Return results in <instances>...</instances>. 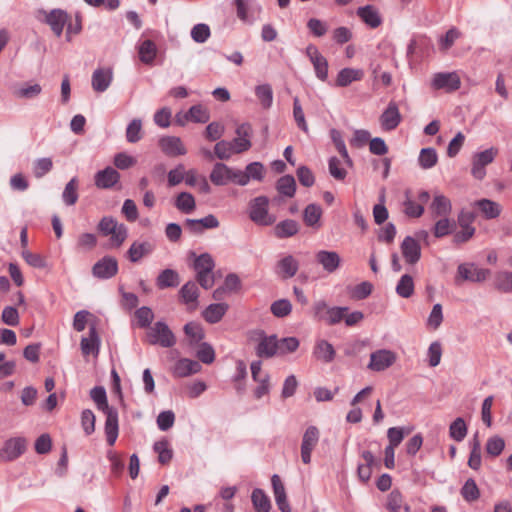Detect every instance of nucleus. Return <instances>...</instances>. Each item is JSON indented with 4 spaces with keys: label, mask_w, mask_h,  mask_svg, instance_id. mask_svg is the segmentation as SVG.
Listing matches in <instances>:
<instances>
[{
    "label": "nucleus",
    "mask_w": 512,
    "mask_h": 512,
    "mask_svg": "<svg viewBox=\"0 0 512 512\" xmlns=\"http://www.w3.org/2000/svg\"><path fill=\"white\" fill-rule=\"evenodd\" d=\"M363 76L364 72L361 69L343 68L339 71L335 84L338 87H347L352 82L360 81Z\"/></svg>",
    "instance_id": "30"
},
{
    "label": "nucleus",
    "mask_w": 512,
    "mask_h": 512,
    "mask_svg": "<svg viewBox=\"0 0 512 512\" xmlns=\"http://www.w3.org/2000/svg\"><path fill=\"white\" fill-rule=\"evenodd\" d=\"M90 397L95 402L97 408L103 413L108 412L109 410H113V407H110L107 402V395L104 387L96 386L90 391Z\"/></svg>",
    "instance_id": "44"
},
{
    "label": "nucleus",
    "mask_w": 512,
    "mask_h": 512,
    "mask_svg": "<svg viewBox=\"0 0 512 512\" xmlns=\"http://www.w3.org/2000/svg\"><path fill=\"white\" fill-rule=\"evenodd\" d=\"M53 168L52 159L49 157L36 159L33 163V174L40 179L49 173Z\"/></svg>",
    "instance_id": "56"
},
{
    "label": "nucleus",
    "mask_w": 512,
    "mask_h": 512,
    "mask_svg": "<svg viewBox=\"0 0 512 512\" xmlns=\"http://www.w3.org/2000/svg\"><path fill=\"white\" fill-rule=\"evenodd\" d=\"M95 415L90 409H85L81 413V426L86 435H90L95 431Z\"/></svg>",
    "instance_id": "64"
},
{
    "label": "nucleus",
    "mask_w": 512,
    "mask_h": 512,
    "mask_svg": "<svg viewBox=\"0 0 512 512\" xmlns=\"http://www.w3.org/2000/svg\"><path fill=\"white\" fill-rule=\"evenodd\" d=\"M356 14L367 26L371 28H377L382 23V18L378 9L372 5L359 7Z\"/></svg>",
    "instance_id": "26"
},
{
    "label": "nucleus",
    "mask_w": 512,
    "mask_h": 512,
    "mask_svg": "<svg viewBox=\"0 0 512 512\" xmlns=\"http://www.w3.org/2000/svg\"><path fill=\"white\" fill-rule=\"evenodd\" d=\"M159 146L163 153L171 157L185 155L187 153L183 142L176 136L162 137L159 140Z\"/></svg>",
    "instance_id": "18"
},
{
    "label": "nucleus",
    "mask_w": 512,
    "mask_h": 512,
    "mask_svg": "<svg viewBox=\"0 0 512 512\" xmlns=\"http://www.w3.org/2000/svg\"><path fill=\"white\" fill-rule=\"evenodd\" d=\"M276 187L280 194L293 197L296 190V182L293 176L285 175L277 181Z\"/></svg>",
    "instance_id": "51"
},
{
    "label": "nucleus",
    "mask_w": 512,
    "mask_h": 512,
    "mask_svg": "<svg viewBox=\"0 0 512 512\" xmlns=\"http://www.w3.org/2000/svg\"><path fill=\"white\" fill-rule=\"evenodd\" d=\"M442 357V345L439 341L432 342L427 350V358L430 367H436L440 364Z\"/></svg>",
    "instance_id": "60"
},
{
    "label": "nucleus",
    "mask_w": 512,
    "mask_h": 512,
    "mask_svg": "<svg viewBox=\"0 0 512 512\" xmlns=\"http://www.w3.org/2000/svg\"><path fill=\"white\" fill-rule=\"evenodd\" d=\"M179 283V274L173 269H164L156 279V285L159 289L176 287Z\"/></svg>",
    "instance_id": "36"
},
{
    "label": "nucleus",
    "mask_w": 512,
    "mask_h": 512,
    "mask_svg": "<svg viewBox=\"0 0 512 512\" xmlns=\"http://www.w3.org/2000/svg\"><path fill=\"white\" fill-rule=\"evenodd\" d=\"M438 155L434 148H423L420 151L418 162L423 169H430L436 165Z\"/></svg>",
    "instance_id": "49"
},
{
    "label": "nucleus",
    "mask_w": 512,
    "mask_h": 512,
    "mask_svg": "<svg viewBox=\"0 0 512 512\" xmlns=\"http://www.w3.org/2000/svg\"><path fill=\"white\" fill-rule=\"evenodd\" d=\"M174 205L180 212L184 214H190L196 208L195 198L189 192L179 193L175 199Z\"/></svg>",
    "instance_id": "37"
},
{
    "label": "nucleus",
    "mask_w": 512,
    "mask_h": 512,
    "mask_svg": "<svg viewBox=\"0 0 512 512\" xmlns=\"http://www.w3.org/2000/svg\"><path fill=\"white\" fill-rule=\"evenodd\" d=\"M313 355L316 359L324 363H330L334 360L336 351L331 343L324 339H320L316 341L313 349Z\"/></svg>",
    "instance_id": "28"
},
{
    "label": "nucleus",
    "mask_w": 512,
    "mask_h": 512,
    "mask_svg": "<svg viewBox=\"0 0 512 512\" xmlns=\"http://www.w3.org/2000/svg\"><path fill=\"white\" fill-rule=\"evenodd\" d=\"M118 272V262L112 256H105L97 261L93 268L92 274L99 279H110Z\"/></svg>",
    "instance_id": "12"
},
{
    "label": "nucleus",
    "mask_w": 512,
    "mask_h": 512,
    "mask_svg": "<svg viewBox=\"0 0 512 512\" xmlns=\"http://www.w3.org/2000/svg\"><path fill=\"white\" fill-rule=\"evenodd\" d=\"M154 451L158 454V460L161 464H167L171 461L173 451L169 447V442L166 439H162L154 443Z\"/></svg>",
    "instance_id": "47"
},
{
    "label": "nucleus",
    "mask_w": 512,
    "mask_h": 512,
    "mask_svg": "<svg viewBox=\"0 0 512 512\" xmlns=\"http://www.w3.org/2000/svg\"><path fill=\"white\" fill-rule=\"evenodd\" d=\"M474 206L477 207L485 219H495L502 211V207L499 203L489 199H481L474 202Z\"/></svg>",
    "instance_id": "32"
},
{
    "label": "nucleus",
    "mask_w": 512,
    "mask_h": 512,
    "mask_svg": "<svg viewBox=\"0 0 512 512\" xmlns=\"http://www.w3.org/2000/svg\"><path fill=\"white\" fill-rule=\"evenodd\" d=\"M271 484L273 488V493L275 497V502L281 512H291L290 505L287 500L286 491L284 484L282 483L280 477L277 474H274L271 477Z\"/></svg>",
    "instance_id": "21"
},
{
    "label": "nucleus",
    "mask_w": 512,
    "mask_h": 512,
    "mask_svg": "<svg viewBox=\"0 0 512 512\" xmlns=\"http://www.w3.org/2000/svg\"><path fill=\"white\" fill-rule=\"evenodd\" d=\"M299 269V261L292 255H286L277 262L276 273L283 279H289L296 275Z\"/></svg>",
    "instance_id": "23"
},
{
    "label": "nucleus",
    "mask_w": 512,
    "mask_h": 512,
    "mask_svg": "<svg viewBox=\"0 0 512 512\" xmlns=\"http://www.w3.org/2000/svg\"><path fill=\"white\" fill-rule=\"evenodd\" d=\"M462 497L467 502L475 501L479 498L480 492L476 482L473 479H468L461 488L460 491Z\"/></svg>",
    "instance_id": "59"
},
{
    "label": "nucleus",
    "mask_w": 512,
    "mask_h": 512,
    "mask_svg": "<svg viewBox=\"0 0 512 512\" xmlns=\"http://www.w3.org/2000/svg\"><path fill=\"white\" fill-rule=\"evenodd\" d=\"M42 92V87L38 83H23L14 87L13 95L18 99H34Z\"/></svg>",
    "instance_id": "31"
},
{
    "label": "nucleus",
    "mask_w": 512,
    "mask_h": 512,
    "mask_svg": "<svg viewBox=\"0 0 512 512\" xmlns=\"http://www.w3.org/2000/svg\"><path fill=\"white\" fill-rule=\"evenodd\" d=\"M193 267L196 273L212 272L215 267V263L210 254L203 253L195 258Z\"/></svg>",
    "instance_id": "57"
},
{
    "label": "nucleus",
    "mask_w": 512,
    "mask_h": 512,
    "mask_svg": "<svg viewBox=\"0 0 512 512\" xmlns=\"http://www.w3.org/2000/svg\"><path fill=\"white\" fill-rule=\"evenodd\" d=\"M496 288L502 292H512V271H502L496 275Z\"/></svg>",
    "instance_id": "62"
},
{
    "label": "nucleus",
    "mask_w": 512,
    "mask_h": 512,
    "mask_svg": "<svg viewBox=\"0 0 512 512\" xmlns=\"http://www.w3.org/2000/svg\"><path fill=\"white\" fill-rule=\"evenodd\" d=\"M106 416L105 421V435L107 443L113 446L117 440L119 426H118V412L116 409L109 410L104 413Z\"/></svg>",
    "instance_id": "25"
},
{
    "label": "nucleus",
    "mask_w": 512,
    "mask_h": 512,
    "mask_svg": "<svg viewBox=\"0 0 512 512\" xmlns=\"http://www.w3.org/2000/svg\"><path fill=\"white\" fill-rule=\"evenodd\" d=\"M201 370V365L195 360L182 358L178 360L173 368V374L176 377L183 378L196 374Z\"/></svg>",
    "instance_id": "27"
},
{
    "label": "nucleus",
    "mask_w": 512,
    "mask_h": 512,
    "mask_svg": "<svg viewBox=\"0 0 512 512\" xmlns=\"http://www.w3.org/2000/svg\"><path fill=\"white\" fill-rule=\"evenodd\" d=\"M397 361V354L390 349H378L370 354L367 368L373 372H382L392 367Z\"/></svg>",
    "instance_id": "5"
},
{
    "label": "nucleus",
    "mask_w": 512,
    "mask_h": 512,
    "mask_svg": "<svg viewBox=\"0 0 512 512\" xmlns=\"http://www.w3.org/2000/svg\"><path fill=\"white\" fill-rule=\"evenodd\" d=\"M69 15L62 9H53L46 13L45 21L50 26L51 30L57 37H60L63 32V28L67 25Z\"/></svg>",
    "instance_id": "16"
},
{
    "label": "nucleus",
    "mask_w": 512,
    "mask_h": 512,
    "mask_svg": "<svg viewBox=\"0 0 512 512\" xmlns=\"http://www.w3.org/2000/svg\"><path fill=\"white\" fill-rule=\"evenodd\" d=\"M255 95L264 109H269L273 103V90L270 84L255 87Z\"/></svg>",
    "instance_id": "42"
},
{
    "label": "nucleus",
    "mask_w": 512,
    "mask_h": 512,
    "mask_svg": "<svg viewBox=\"0 0 512 512\" xmlns=\"http://www.w3.org/2000/svg\"><path fill=\"white\" fill-rule=\"evenodd\" d=\"M139 58L145 64H152L156 55L157 48L152 40H144L138 47Z\"/></svg>",
    "instance_id": "38"
},
{
    "label": "nucleus",
    "mask_w": 512,
    "mask_h": 512,
    "mask_svg": "<svg viewBox=\"0 0 512 512\" xmlns=\"http://www.w3.org/2000/svg\"><path fill=\"white\" fill-rule=\"evenodd\" d=\"M331 138H332V141L336 147V149L338 150V152L340 153V155L342 156V158L344 159L345 163L348 165V166H351L352 165V160L348 154V151L346 149V145H345V142L342 138V135L341 133L336 130V129H333L331 130Z\"/></svg>",
    "instance_id": "55"
},
{
    "label": "nucleus",
    "mask_w": 512,
    "mask_h": 512,
    "mask_svg": "<svg viewBox=\"0 0 512 512\" xmlns=\"http://www.w3.org/2000/svg\"><path fill=\"white\" fill-rule=\"evenodd\" d=\"M181 301L188 306V309L194 310L198 306L199 290L195 282L188 281L179 291Z\"/></svg>",
    "instance_id": "24"
},
{
    "label": "nucleus",
    "mask_w": 512,
    "mask_h": 512,
    "mask_svg": "<svg viewBox=\"0 0 512 512\" xmlns=\"http://www.w3.org/2000/svg\"><path fill=\"white\" fill-rule=\"evenodd\" d=\"M142 121L133 119L126 128V140L129 143H137L142 139Z\"/></svg>",
    "instance_id": "54"
},
{
    "label": "nucleus",
    "mask_w": 512,
    "mask_h": 512,
    "mask_svg": "<svg viewBox=\"0 0 512 512\" xmlns=\"http://www.w3.org/2000/svg\"><path fill=\"white\" fill-rule=\"evenodd\" d=\"M78 180L76 177H73L65 186L62 199L64 203L68 206L74 205L78 200Z\"/></svg>",
    "instance_id": "46"
},
{
    "label": "nucleus",
    "mask_w": 512,
    "mask_h": 512,
    "mask_svg": "<svg viewBox=\"0 0 512 512\" xmlns=\"http://www.w3.org/2000/svg\"><path fill=\"white\" fill-rule=\"evenodd\" d=\"M228 308L229 306L226 303L210 304L202 312V316L208 323L215 324L223 318Z\"/></svg>",
    "instance_id": "33"
},
{
    "label": "nucleus",
    "mask_w": 512,
    "mask_h": 512,
    "mask_svg": "<svg viewBox=\"0 0 512 512\" xmlns=\"http://www.w3.org/2000/svg\"><path fill=\"white\" fill-rule=\"evenodd\" d=\"M253 339L257 341L256 354L260 358H272L277 356V336L266 335L263 331L257 330L253 333Z\"/></svg>",
    "instance_id": "6"
},
{
    "label": "nucleus",
    "mask_w": 512,
    "mask_h": 512,
    "mask_svg": "<svg viewBox=\"0 0 512 512\" xmlns=\"http://www.w3.org/2000/svg\"><path fill=\"white\" fill-rule=\"evenodd\" d=\"M25 450V441L21 438H13L6 441L0 451V458L11 461L19 457Z\"/></svg>",
    "instance_id": "20"
},
{
    "label": "nucleus",
    "mask_w": 512,
    "mask_h": 512,
    "mask_svg": "<svg viewBox=\"0 0 512 512\" xmlns=\"http://www.w3.org/2000/svg\"><path fill=\"white\" fill-rule=\"evenodd\" d=\"M299 231V224L297 221L292 219H286L274 227V235L279 238H289L296 235Z\"/></svg>",
    "instance_id": "34"
},
{
    "label": "nucleus",
    "mask_w": 512,
    "mask_h": 512,
    "mask_svg": "<svg viewBox=\"0 0 512 512\" xmlns=\"http://www.w3.org/2000/svg\"><path fill=\"white\" fill-rule=\"evenodd\" d=\"M455 227V222L448 217L439 218L434 227L433 234L436 238H442L449 235Z\"/></svg>",
    "instance_id": "45"
},
{
    "label": "nucleus",
    "mask_w": 512,
    "mask_h": 512,
    "mask_svg": "<svg viewBox=\"0 0 512 512\" xmlns=\"http://www.w3.org/2000/svg\"><path fill=\"white\" fill-rule=\"evenodd\" d=\"M396 292L400 297L409 298L414 293V281L413 278L405 274L397 283Z\"/></svg>",
    "instance_id": "52"
},
{
    "label": "nucleus",
    "mask_w": 512,
    "mask_h": 512,
    "mask_svg": "<svg viewBox=\"0 0 512 512\" xmlns=\"http://www.w3.org/2000/svg\"><path fill=\"white\" fill-rule=\"evenodd\" d=\"M505 448V441L502 437L494 435L488 438L486 442V453L491 457L499 456Z\"/></svg>",
    "instance_id": "53"
},
{
    "label": "nucleus",
    "mask_w": 512,
    "mask_h": 512,
    "mask_svg": "<svg viewBox=\"0 0 512 512\" xmlns=\"http://www.w3.org/2000/svg\"><path fill=\"white\" fill-rule=\"evenodd\" d=\"M148 342L152 345H160L169 348L176 343V339L167 324L162 321L156 322L147 332Z\"/></svg>",
    "instance_id": "3"
},
{
    "label": "nucleus",
    "mask_w": 512,
    "mask_h": 512,
    "mask_svg": "<svg viewBox=\"0 0 512 512\" xmlns=\"http://www.w3.org/2000/svg\"><path fill=\"white\" fill-rule=\"evenodd\" d=\"M188 116L190 117L191 122L195 123H206L210 119L208 109L201 104L192 106L188 110Z\"/></svg>",
    "instance_id": "58"
},
{
    "label": "nucleus",
    "mask_w": 512,
    "mask_h": 512,
    "mask_svg": "<svg viewBox=\"0 0 512 512\" xmlns=\"http://www.w3.org/2000/svg\"><path fill=\"white\" fill-rule=\"evenodd\" d=\"M154 249L155 245L150 241H134L127 251V257L132 263H137L149 256Z\"/></svg>",
    "instance_id": "19"
},
{
    "label": "nucleus",
    "mask_w": 512,
    "mask_h": 512,
    "mask_svg": "<svg viewBox=\"0 0 512 512\" xmlns=\"http://www.w3.org/2000/svg\"><path fill=\"white\" fill-rule=\"evenodd\" d=\"M316 262L329 274L336 272L342 263L338 252L331 250H319L315 254Z\"/></svg>",
    "instance_id": "11"
},
{
    "label": "nucleus",
    "mask_w": 512,
    "mask_h": 512,
    "mask_svg": "<svg viewBox=\"0 0 512 512\" xmlns=\"http://www.w3.org/2000/svg\"><path fill=\"white\" fill-rule=\"evenodd\" d=\"M233 154L229 141L220 140L214 146V155L220 160H228Z\"/></svg>",
    "instance_id": "63"
},
{
    "label": "nucleus",
    "mask_w": 512,
    "mask_h": 512,
    "mask_svg": "<svg viewBox=\"0 0 512 512\" xmlns=\"http://www.w3.org/2000/svg\"><path fill=\"white\" fill-rule=\"evenodd\" d=\"M385 506L389 512H402V506H404V496L399 490H392L387 495Z\"/></svg>",
    "instance_id": "50"
},
{
    "label": "nucleus",
    "mask_w": 512,
    "mask_h": 512,
    "mask_svg": "<svg viewBox=\"0 0 512 512\" xmlns=\"http://www.w3.org/2000/svg\"><path fill=\"white\" fill-rule=\"evenodd\" d=\"M401 119L402 117L397 104L391 101L381 114L379 121L384 131H392L398 127Z\"/></svg>",
    "instance_id": "13"
},
{
    "label": "nucleus",
    "mask_w": 512,
    "mask_h": 512,
    "mask_svg": "<svg viewBox=\"0 0 512 512\" xmlns=\"http://www.w3.org/2000/svg\"><path fill=\"white\" fill-rule=\"evenodd\" d=\"M306 56L309 58L310 62L313 65L316 77L321 81H326L328 78V61L327 59L319 52L318 48L309 44L306 47Z\"/></svg>",
    "instance_id": "9"
},
{
    "label": "nucleus",
    "mask_w": 512,
    "mask_h": 512,
    "mask_svg": "<svg viewBox=\"0 0 512 512\" xmlns=\"http://www.w3.org/2000/svg\"><path fill=\"white\" fill-rule=\"evenodd\" d=\"M400 248L406 263L413 265L419 261L421 257V247L415 238L406 236Z\"/></svg>",
    "instance_id": "15"
},
{
    "label": "nucleus",
    "mask_w": 512,
    "mask_h": 512,
    "mask_svg": "<svg viewBox=\"0 0 512 512\" xmlns=\"http://www.w3.org/2000/svg\"><path fill=\"white\" fill-rule=\"evenodd\" d=\"M112 80L113 72L111 68H98L92 74L91 85L94 91L102 93L110 87Z\"/></svg>",
    "instance_id": "17"
},
{
    "label": "nucleus",
    "mask_w": 512,
    "mask_h": 512,
    "mask_svg": "<svg viewBox=\"0 0 512 512\" xmlns=\"http://www.w3.org/2000/svg\"><path fill=\"white\" fill-rule=\"evenodd\" d=\"M251 501L256 512H269L271 509L269 497L260 488H256L252 491Z\"/></svg>",
    "instance_id": "39"
},
{
    "label": "nucleus",
    "mask_w": 512,
    "mask_h": 512,
    "mask_svg": "<svg viewBox=\"0 0 512 512\" xmlns=\"http://www.w3.org/2000/svg\"><path fill=\"white\" fill-rule=\"evenodd\" d=\"M120 180L119 172L108 166L103 170L98 171L94 175V183L95 186L99 189H110L115 186Z\"/></svg>",
    "instance_id": "14"
},
{
    "label": "nucleus",
    "mask_w": 512,
    "mask_h": 512,
    "mask_svg": "<svg viewBox=\"0 0 512 512\" xmlns=\"http://www.w3.org/2000/svg\"><path fill=\"white\" fill-rule=\"evenodd\" d=\"M231 173L232 168L224 163L218 162L211 171L210 180L217 186H223L230 182Z\"/></svg>",
    "instance_id": "29"
},
{
    "label": "nucleus",
    "mask_w": 512,
    "mask_h": 512,
    "mask_svg": "<svg viewBox=\"0 0 512 512\" xmlns=\"http://www.w3.org/2000/svg\"><path fill=\"white\" fill-rule=\"evenodd\" d=\"M363 464H359L357 468L358 477L362 482L369 481L372 473V465L375 462L374 456L370 451H363Z\"/></svg>",
    "instance_id": "40"
},
{
    "label": "nucleus",
    "mask_w": 512,
    "mask_h": 512,
    "mask_svg": "<svg viewBox=\"0 0 512 512\" xmlns=\"http://www.w3.org/2000/svg\"><path fill=\"white\" fill-rule=\"evenodd\" d=\"M319 430L315 426H309L303 434L301 443V459L304 464L311 462V453L319 441Z\"/></svg>",
    "instance_id": "10"
},
{
    "label": "nucleus",
    "mask_w": 512,
    "mask_h": 512,
    "mask_svg": "<svg viewBox=\"0 0 512 512\" xmlns=\"http://www.w3.org/2000/svg\"><path fill=\"white\" fill-rule=\"evenodd\" d=\"M293 117L298 126L303 132L308 133V125L305 120V115L300 104L298 97L293 100Z\"/></svg>",
    "instance_id": "61"
},
{
    "label": "nucleus",
    "mask_w": 512,
    "mask_h": 512,
    "mask_svg": "<svg viewBox=\"0 0 512 512\" xmlns=\"http://www.w3.org/2000/svg\"><path fill=\"white\" fill-rule=\"evenodd\" d=\"M498 154L496 147H490L484 151L475 153L472 158L471 173L476 179H483L486 175L485 167L492 163Z\"/></svg>",
    "instance_id": "7"
},
{
    "label": "nucleus",
    "mask_w": 512,
    "mask_h": 512,
    "mask_svg": "<svg viewBox=\"0 0 512 512\" xmlns=\"http://www.w3.org/2000/svg\"><path fill=\"white\" fill-rule=\"evenodd\" d=\"M300 345L296 337H285L279 339L277 337V356H285L295 352Z\"/></svg>",
    "instance_id": "43"
},
{
    "label": "nucleus",
    "mask_w": 512,
    "mask_h": 512,
    "mask_svg": "<svg viewBox=\"0 0 512 512\" xmlns=\"http://www.w3.org/2000/svg\"><path fill=\"white\" fill-rule=\"evenodd\" d=\"M322 216V209L317 204H309L303 213V220L305 224L309 227L319 228L320 218Z\"/></svg>",
    "instance_id": "41"
},
{
    "label": "nucleus",
    "mask_w": 512,
    "mask_h": 512,
    "mask_svg": "<svg viewBox=\"0 0 512 512\" xmlns=\"http://www.w3.org/2000/svg\"><path fill=\"white\" fill-rule=\"evenodd\" d=\"M97 229L103 236L110 237V244L115 248H119L128 237L127 226L112 216H104L99 221Z\"/></svg>",
    "instance_id": "1"
},
{
    "label": "nucleus",
    "mask_w": 512,
    "mask_h": 512,
    "mask_svg": "<svg viewBox=\"0 0 512 512\" xmlns=\"http://www.w3.org/2000/svg\"><path fill=\"white\" fill-rule=\"evenodd\" d=\"M461 80L456 72H439L433 75L431 87L435 90L452 92L458 90Z\"/></svg>",
    "instance_id": "8"
},
{
    "label": "nucleus",
    "mask_w": 512,
    "mask_h": 512,
    "mask_svg": "<svg viewBox=\"0 0 512 512\" xmlns=\"http://www.w3.org/2000/svg\"><path fill=\"white\" fill-rule=\"evenodd\" d=\"M100 339L97 334L96 328L91 326L89 329V336L83 337L81 339V351L84 355H89L91 353L98 354L99 351Z\"/></svg>",
    "instance_id": "35"
},
{
    "label": "nucleus",
    "mask_w": 512,
    "mask_h": 512,
    "mask_svg": "<svg viewBox=\"0 0 512 512\" xmlns=\"http://www.w3.org/2000/svg\"><path fill=\"white\" fill-rule=\"evenodd\" d=\"M467 435V425L463 418H456L449 427V436L457 442H461Z\"/></svg>",
    "instance_id": "48"
},
{
    "label": "nucleus",
    "mask_w": 512,
    "mask_h": 512,
    "mask_svg": "<svg viewBox=\"0 0 512 512\" xmlns=\"http://www.w3.org/2000/svg\"><path fill=\"white\" fill-rule=\"evenodd\" d=\"M452 211L451 201L443 194H436L430 205V212L433 219L448 217Z\"/></svg>",
    "instance_id": "22"
},
{
    "label": "nucleus",
    "mask_w": 512,
    "mask_h": 512,
    "mask_svg": "<svg viewBox=\"0 0 512 512\" xmlns=\"http://www.w3.org/2000/svg\"><path fill=\"white\" fill-rule=\"evenodd\" d=\"M269 199L266 196H259L250 202V219L261 226L272 225L276 221L274 215L268 212Z\"/></svg>",
    "instance_id": "2"
},
{
    "label": "nucleus",
    "mask_w": 512,
    "mask_h": 512,
    "mask_svg": "<svg viewBox=\"0 0 512 512\" xmlns=\"http://www.w3.org/2000/svg\"><path fill=\"white\" fill-rule=\"evenodd\" d=\"M490 274V270L478 268L474 263H462L457 267L455 282L457 284H461L463 281L481 283L484 282Z\"/></svg>",
    "instance_id": "4"
}]
</instances>
